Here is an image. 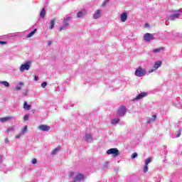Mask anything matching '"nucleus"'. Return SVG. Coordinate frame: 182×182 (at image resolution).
Wrapping results in <instances>:
<instances>
[{
	"instance_id": "1",
	"label": "nucleus",
	"mask_w": 182,
	"mask_h": 182,
	"mask_svg": "<svg viewBox=\"0 0 182 182\" xmlns=\"http://www.w3.org/2000/svg\"><path fill=\"white\" fill-rule=\"evenodd\" d=\"M146 75V70L141 67H138L135 71V76L138 77H141Z\"/></svg>"
},
{
	"instance_id": "2",
	"label": "nucleus",
	"mask_w": 182,
	"mask_h": 182,
	"mask_svg": "<svg viewBox=\"0 0 182 182\" xmlns=\"http://www.w3.org/2000/svg\"><path fill=\"white\" fill-rule=\"evenodd\" d=\"M31 68V61L26 62L24 64L20 66V72H25V70H29Z\"/></svg>"
},
{
	"instance_id": "3",
	"label": "nucleus",
	"mask_w": 182,
	"mask_h": 182,
	"mask_svg": "<svg viewBox=\"0 0 182 182\" xmlns=\"http://www.w3.org/2000/svg\"><path fill=\"white\" fill-rule=\"evenodd\" d=\"M107 153L108 154H113L114 157H117L120 154V152H119V149L117 148H112L107 151Z\"/></svg>"
},
{
	"instance_id": "4",
	"label": "nucleus",
	"mask_w": 182,
	"mask_h": 182,
	"mask_svg": "<svg viewBox=\"0 0 182 182\" xmlns=\"http://www.w3.org/2000/svg\"><path fill=\"white\" fill-rule=\"evenodd\" d=\"M144 39L146 42H150V41H154V36L151 33H146L144 36Z\"/></svg>"
},
{
	"instance_id": "5",
	"label": "nucleus",
	"mask_w": 182,
	"mask_h": 182,
	"mask_svg": "<svg viewBox=\"0 0 182 182\" xmlns=\"http://www.w3.org/2000/svg\"><path fill=\"white\" fill-rule=\"evenodd\" d=\"M126 111H127L126 107L121 106L117 111L118 116H120V117L124 116V114H126Z\"/></svg>"
},
{
	"instance_id": "6",
	"label": "nucleus",
	"mask_w": 182,
	"mask_h": 182,
	"mask_svg": "<svg viewBox=\"0 0 182 182\" xmlns=\"http://www.w3.org/2000/svg\"><path fill=\"white\" fill-rule=\"evenodd\" d=\"M38 129L42 132H49V130H50V127L48 125L41 124L38 127Z\"/></svg>"
},
{
	"instance_id": "7",
	"label": "nucleus",
	"mask_w": 182,
	"mask_h": 182,
	"mask_svg": "<svg viewBox=\"0 0 182 182\" xmlns=\"http://www.w3.org/2000/svg\"><path fill=\"white\" fill-rule=\"evenodd\" d=\"M120 19L122 22H126V21H127V13L123 12L121 14Z\"/></svg>"
},
{
	"instance_id": "8",
	"label": "nucleus",
	"mask_w": 182,
	"mask_h": 182,
	"mask_svg": "<svg viewBox=\"0 0 182 182\" xmlns=\"http://www.w3.org/2000/svg\"><path fill=\"white\" fill-rule=\"evenodd\" d=\"M70 20V17H68L64 20V26L60 27L59 31H63V29H66V26H68V21Z\"/></svg>"
},
{
	"instance_id": "9",
	"label": "nucleus",
	"mask_w": 182,
	"mask_h": 182,
	"mask_svg": "<svg viewBox=\"0 0 182 182\" xmlns=\"http://www.w3.org/2000/svg\"><path fill=\"white\" fill-rule=\"evenodd\" d=\"M101 15H102V11L97 10L93 15L94 19H98V18H100Z\"/></svg>"
},
{
	"instance_id": "10",
	"label": "nucleus",
	"mask_w": 182,
	"mask_h": 182,
	"mask_svg": "<svg viewBox=\"0 0 182 182\" xmlns=\"http://www.w3.org/2000/svg\"><path fill=\"white\" fill-rule=\"evenodd\" d=\"M85 140L87 142L93 141V137L92 136V134H85Z\"/></svg>"
},
{
	"instance_id": "11",
	"label": "nucleus",
	"mask_w": 182,
	"mask_h": 182,
	"mask_svg": "<svg viewBox=\"0 0 182 182\" xmlns=\"http://www.w3.org/2000/svg\"><path fill=\"white\" fill-rule=\"evenodd\" d=\"M180 16V14H174L171 15L168 19L170 21H174V19H177Z\"/></svg>"
},
{
	"instance_id": "12",
	"label": "nucleus",
	"mask_w": 182,
	"mask_h": 182,
	"mask_svg": "<svg viewBox=\"0 0 182 182\" xmlns=\"http://www.w3.org/2000/svg\"><path fill=\"white\" fill-rule=\"evenodd\" d=\"M160 66H161V61L159 60L155 62L154 68L155 69V70H157V69H159L160 68Z\"/></svg>"
},
{
	"instance_id": "13",
	"label": "nucleus",
	"mask_w": 182,
	"mask_h": 182,
	"mask_svg": "<svg viewBox=\"0 0 182 182\" xmlns=\"http://www.w3.org/2000/svg\"><path fill=\"white\" fill-rule=\"evenodd\" d=\"M145 96H147V93L142 92V93L139 94L138 96H136V100H139L140 99H142V97H145Z\"/></svg>"
},
{
	"instance_id": "14",
	"label": "nucleus",
	"mask_w": 182,
	"mask_h": 182,
	"mask_svg": "<svg viewBox=\"0 0 182 182\" xmlns=\"http://www.w3.org/2000/svg\"><path fill=\"white\" fill-rule=\"evenodd\" d=\"M23 109L25 110H31V106L28 105V102L26 101H25L23 103Z\"/></svg>"
},
{
	"instance_id": "15",
	"label": "nucleus",
	"mask_w": 182,
	"mask_h": 182,
	"mask_svg": "<svg viewBox=\"0 0 182 182\" xmlns=\"http://www.w3.org/2000/svg\"><path fill=\"white\" fill-rule=\"evenodd\" d=\"M9 120H12V117H6L0 118V122H1L2 123H4L5 122H8Z\"/></svg>"
},
{
	"instance_id": "16",
	"label": "nucleus",
	"mask_w": 182,
	"mask_h": 182,
	"mask_svg": "<svg viewBox=\"0 0 182 182\" xmlns=\"http://www.w3.org/2000/svg\"><path fill=\"white\" fill-rule=\"evenodd\" d=\"M21 86H23V82H18V84L15 87V90H21V89H22Z\"/></svg>"
},
{
	"instance_id": "17",
	"label": "nucleus",
	"mask_w": 182,
	"mask_h": 182,
	"mask_svg": "<svg viewBox=\"0 0 182 182\" xmlns=\"http://www.w3.org/2000/svg\"><path fill=\"white\" fill-rule=\"evenodd\" d=\"M120 122V119L119 118H115L111 121L112 124H117Z\"/></svg>"
},
{
	"instance_id": "18",
	"label": "nucleus",
	"mask_w": 182,
	"mask_h": 182,
	"mask_svg": "<svg viewBox=\"0 0 182 182\" xmlns=\"http://www.w3.org/2000/svg\"><path fill=\"white\" fill-rule=\"evenodd\" d=\"M46 14V11H45V9H43L40 14V18H45Z\"/></svg>"
},
{
	"instance_id": "19",
	"label": "nucleus",
	"mask_w": 182,
	"mask_h": 182,
	"mask_svg": "<svg viewBox=\"0 0 182 182\" xmlns=\"http://www.w3.org/2000/svg\"><path fill=\"white\" fill-rule=\"evenodd\" d=\"M0 85H4L6 87H9V82L6 81H1L0 82Z\"/></svg>"
},
{
	"instance_id": "20",
	"label": "nucleus",
	"mask_w": 182,
	"mask_h": 182,
	"mask_svg": "<svg viewBox=\"0 0 182 182\" xmlns=\"http://www.w3.org/2000/svg\"><path fill=\"white\" fill-rule=\"evenodd\" d=\"M85 14H86V11H80L78 12V14H77V18H82V16H83V15H85Z\"/></svg>"
},
{
	"instance_id": "21",
	"label": "nucleus",
	"mask_w": 182,
	"mask_h": 182,
	"mask_svg": "<svg viewBox=\"0 0 182 182\" xmlns=\"http://www.w3.org/2000/svg\"><path fill=\"white\" fill-rule=\"evenodd\" d=\"M28 132V126H24L22 131H21V134H25V133H26Z\"/></svg>"
},
{
	"instance_id": "22",
	"label": "nucleus",
	"mask_w": 182,
	"mask_h": 182,
	"mask_svg": "<svg viewBox=\"0 0 182 182\" xmlns=\"http://www.w3.org/2000/svg\"><path fill=\"white\" fill-rule=\"evenodd\" d=\"M53 26H55V20H51L50 21V29H53Z\"/></svg>"
},
{
	"instance_id": "23",
	"label": "nucleus",
	"mask_w": 182,
	"mask_h": 182,
	"mask_svg": "<svg viewBox=\"0 0 182 182\" xmlns=\"http://www.w3.org/2000/svg\"><path fill=\"white\" fill-rule=\"evenodd\" d=\"M35 32H36V29L28 33L27 38H31V36H33V35H35Z\"/></svg>"
},
{
	"instance_id": "24",
	"label": "nucleus",
	"mask_w": 182,
	"mask_h": 182,
	"mask_svg": "<svg viewBox=\"0 0 182 182\" xmlns=\"http://www.w3.org/2000/svg\"><path fill=\"white\" fill-rule=\"evenodd\" d=\"M150 163H151V158H147L145 160V164L149 166V164H150Z\"/></svg>"
},
{
	"instance_id": "25",
	"label": "nucleus",
	"mask_w": 182,
	"mask_h": 182,
	"mask_svg": "<svg viewBox=\"0 0 182 182\" xmlns=\"http://www.w3.org/2000/svg\"><path fill=\"white\" fill-rule=\"evenodd\" d=\"M59 150H60V146H58L57 148H55L53 151L52 152V154H56V153H58V151H59Z\"/></svg>"
},
{
	"instance_id": "26",
	"label": "nucleus",
	"mask_w": 182,
	"mask_h": 182,
	"mask_svg": "<svg viewBox=\"0 0 182 182\" xmlns=\"http://www.w3.org/2000/svg\"><path fill=\"white\" fill-rule=\"evenodd\" d=\"M164 50V48H156L153 50V52L154 53H159L160 52L161 50Z\"/></svg>"
},
{
	"instance_id": "27",
	"label": "nucleus",
	"mask_w": 182,
	"mask_h": 182,
	"mask_svg": "<svg viewBox=\"0 0 182 182\" xmlns=\"http://www.w3.org/2000/svg\"><path fill=\"white\" fill-rule=\"evenodd\" d=\"M14 127H11L8 128L7 130H6L7 134H9V133L10 132H14Z\"/></svg>"
},
{
	"instance_id": "28",
	"label": "nucleus",
	"mask_w": 182,
	"mask_h": 182,
	"mask_svg": "<svg viewBox=\"0 0 182 182\" xmlns=\"http://www.w3.org/2000/svg\"><path fill=\"white\" fill-rule=\"evenodd\" d=\"M147 171H149V166H148V165L145 164V166L144 167V173H147Z\"/></svg>"
},
{
	"instance_id": "29",
	"label": "nucleus",
	"mask_w": 182,
	"mask_h": 182,
	"mask_svg": "<svg viewBox=\"0 0 182 182\" xmlns=\"http://www.w3.org/2000/svg\"><path fill=\"white\" fill-rule=\"evenodd\" d=\"M47 85H48V82H43V83H41V87L45 88L46 87Z\"/></svg>"
},
{
	"instance_id": "30",
	"label": "nucleus",
	"mask_w": 182,
	"mask_h": 182,
	"mask_svg": "<svg viewBox=\"0 0 182 182\" xmlns=\"http://www.w3.org/2000/svg\"><path fill=\"white\" fill-rule=\"evenodd\" d=\"M24 120H25V122H27V120H28L29 119V115H28V114H26L25 116H24Z\"/></svg>"
},
{
	"instance_id": "31",
	"label": "nucleus",
	"mask_w": 182,
	"mask_h": 182,
	"mask_svg": "<svg viewBox=\"0 0 182 182\" xmlns=\"http://www.w3.org/2000/svg\"><path fill=\"white\" fill-rule=\"evenodd\" d=\"M31 163L33 164H36V163H38V161L36 160V159H32Z\"/></svg>"
},
{
	"instance_id": "32",
	"label": "nucleus",
	"mask_w": 182,
	"mask_h": 182,
	"mask_svg": "<svg viewBox=\"0 0 182 182\" xmlns=\"http://www.w3.org/2000/svg\"><path fill=\"white\" fill-rule=\"evenodd\" d=\"M132 159H136V157H137V153L132 154Z\"/></svg>"
},
{
	"instance_id": "33",
	"label": "nucleus",
	"mask_w": 182,
	"mask_h": 182,
	"mask_svg": "<svg viewBox=\"0 0 182 182\" xmlns=\"http://www.w3.org/2000/svg\"><path fill=\"white\" fill-rule=\"evenodd\" d=\"M107 2H109V0H105V1L103 2V4H102V6H103V7L106 6V4H107Z\"/></svg>"
},
{
	"instance_id": "34",
	"label": "nucleus",
	"mask_w": 182,
	"mask_h": 182,
	"mask_svg": "<svg viewBox=\"0 0 182 182\" xmlns=\"http://www.w3.org/2000/svg\"><path fill=\"white\" fill-rule=\"evenodd\" d=\"M22 134H23L21 132H20V134L16 136V139H21V136H22Z\"/></svg>"
},
{
	"instance_id": "35",
	"label": "nucleus",
	"mask_w": 182,
	"mask_h": 182,
	"mask_svg": "<svg viewBox=\"0 0 182 182\" xmlns=\"http://www.w3.org/2000/svg\"><path fill=\"white\" fill-rule=\"evenodd\" d=\"M181 136V130H179L178 132V134L176 135V137H180Z\"/></svg>"
},
{
	"instance_id": "36",
	"label": "nucleus",
	"mask_w": 182,
	"mask_h": 182,
	"mask_svg": "<svg viewBox=\"0 0 182 182\" xmlns=\"http://www.w3.org/2000/svg\"><path fill=\"white\" fill-rule=\"evenodd\" d=\"M38 79H39V78L38 77V76L35 75V77H34V80H35L36 82H38Z\"/></svg>"
},
{
	"instance_id": "37",
	"label": "nucleus",
	"mask_w": 182,
	"mask_h": 182,
	"mask_svg": "<svg viewBox=\"0 0 182 182\" xmlns=\"http://www.w3.org/2000/svg\"><path fill=\"white\" fill-rule=\"evenodd\" d=\"M6 43L4 41H0V45H5Z\"/></svg>"
},
{
	"instance_id": "38",
	"label": "nucleus",
	"mask_w": 182,
	"mask_h": 182,
	"mask_svg": "<svg viewBox=\"0 0 182 182\" xmlns=\"http://www.w3.org/2000/svg\"><path fill=\"white\" fill-rule=\"evenodd\" d=\"M153 72H154V70H153V69L149 70V73H153Z\"/></svg>"
},
{
	"instance_id": "39",
	"label": "nucleus",
	"mask_w": 182,
	"mask_h": 182,
	"mask_svg": "<svg viewBox=\"0 0 182 182\" xmlns=\"http://www.w3.org/2000/svg\"><path fill=\"white\" fill-rule=\"evenodd\" d=\"M48 46H50V45H52V41H48Z\"/></svg>"
},
{
	"instance_id": "40",
	"label": "nucleus",
	"mask_w": 182,
	"mask_h": 182,
	"mask_svg": "<svg viewBox=\"0 0 182 182\" xmlns=\"http://www.w3.org/2000/svg\"><path fill=\"white\" fill-rule=\"evenodd\" d=\"M6 143H8L9 141L8 140V138L5 139Z\"/></svg>"
},
{
	"instance_id": "41",
	"label": "nucleus",
	"mask_w": 182,
	"mask_h": 182,
	"mask_svg": "<svg viewBox=\"0 0 182 182\" xmlns=\"http://www.w3.org/2000/svg\"><path fill=\"white\" fill-rule=\"evenodd\" d=\"M2 161V157L0 156V163Z\"/></svg>"
},
{
	"instance_id": "42",
	"label": "nucleus",
	"mask_w": 182,
	"mask_h": 182,
	"mask_svg": "<svg viewBox=\"0 0 182 182\" xmlns=\"http://www.w3.org/2000/svg\"><path fill=\"white\" fill-rule=\"evenodd\" d=\"M154 119H156V115H154Z\"/></svg>"
}]
</instances>
